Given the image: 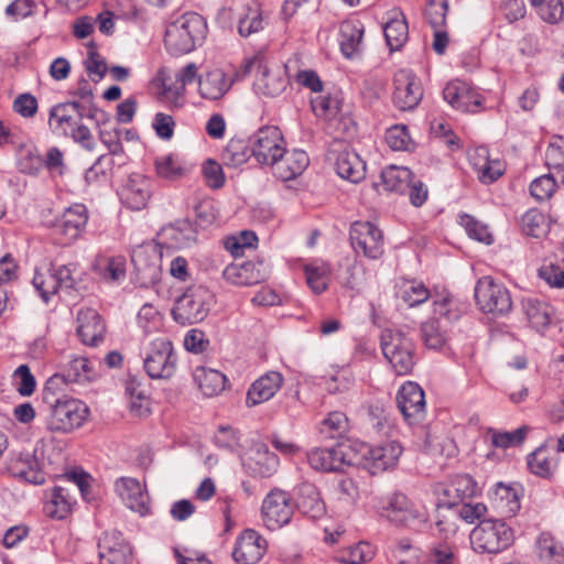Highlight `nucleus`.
Wrapping results in <instances>:
<instances>
[{
	"mask_svg": "<svg viewBox=\"0 0 564 564\" xmlns=\"http://www.w3.org/2000/svg\"><path fill=\"white\" fill-rule=\"evenodd\" d=\"M207 33L205 19L196 12H186L170 23L165 30L164 44L175 56L192 52Z\"/></svg>",
	"mask_w": 564,
	"mask_h": 564,
	"instance_id": "1",
	"label": "nucleus"
},
{
	"mask_svg": "<svg viewBox=\"0 0 564 564\" xmlns=\"http://www.w3.org/2000/svg\"><path fill=\"white\" fill-rule=\"evenodd\" d=\"M514 539L511 525L494 517L479 521L470 533L471 546L479 553H501L513 544Z\"/></svg>",
	"mask_w": 564,
	"mask_h": 564,
	"instance_id": "2",
	"label": "nucleus"
},
{
	"mask_svg": "<svg viewBox=\"0 0 564 564\" xmlns=\"http://www.w3.org/2000/svg\"><path fill=\"white\" fill-rule=\"evenodd\" d=\"M214 303V294L206 286L188 288L174 303L172 316L181 325L199 323L206 318Z\"/></svg>",
	"mask_w": 564,
	"mask_h": 564,
	"instance_id": "3",
	"label": "nucleus"
},
{
	"mask_svg": "<svg viewBox=\"0 0 564 564\" xmlns=\"http://www.w3.org/2000/svg\"><path fill=\"white\" fill-rule=\"evenodd\" d=\"M46 427L51 432L68 433L83 425L89 409L80 400L63 394V399L45 404Z\"/></svg>",
	"mask_w": 564,
	"mask_h": 564,
	"instance_id": "4",
	"label": "nucleus"
},
{
	"mask_svg": "<svg viewBox=\"0 0 564 564\" xmlns=\"http://www.w3.org/2000/svg\"><path fill=\"white\" fill-rule=\"evenodd\" d=\"M381 349L398 376L409 375L415 366L414 344L401 330L386 329L381 334Z\"/></svg>",
	"mask_w": 564,
	"mask_h": 564,
	"instance_id": "5",
	"label": "nucleus"
},
{
	"mask_svg": "<svg viewBox=\"0 0 564 564\" xmlns=\"http://www.w3.org/2000/svg\"><path fill=\"white\" fill-rule=\"evenodd\" d=\"M382 514L392 523L420 529L427 520L426 512L403 494L393 492L382 500Z\"/></svg>",
	"mask_w": 564,
	"mask_h": 564,
	"instance_id": "6",
	"label": "nucleus"
},
{
	"mask_svg": "<svg viewBox=\"0 0 564 564\" xmlns=\"http://www.w3.org/2000/svg\"><path fill=\"white\" fill-rule=\"evenodd\" d=\"M474 295L478 307L484 313L503 316L512 308L510 292L503 284L495 282L491 276H482L477 281Z\"/></svg>",
	"mask_w": 564,
	"mask_h": 564,
	"instance_id": "7",
	"label": "nucleus"
},
{
	"mask_svg": "<svg viewBox=\"0 0 564 564\" xmlns=\"http://www.w3.org/2000/svg\"><path fill=\"white\" fill-rule=\"evenodd\" d=\"M177 356L167 338H155L147 350L143 367L152 379H170L176 370Z\"/></svg>",
	"mask_w": 564,
	"mask_h": 564,
	"instance_id": "8",
	"label": "nucleus"
},
{
	"mask_svg": "<svg viewBox=\"0 0 564 564\" xmlns=\"http://www.w3.org/2000/svg\"><path fill=\"white\" fill-rule=\"evenodd\" d=\"M251 154L262 165L272 166L285 154V140L275 126L260 128L250 137Z\"/></svg>",
	"mask_w": 564,
	"mask_h": 564,
	"instance_id": "9",
	"label": "nucleus"
},
{
	"mask_svg": "<svg viewBox=\"0 0 564 564\" xmlns=\"http://www.w3.org/2000/svg\"><path fill=\"white\" fill-rule=\"evenodd\" d=\"M294 509L295 506L286 491L279 488L272 489L261 506L264 525L271 531L282 528L291 521Z\"/></svg>",
	"mask_w": 564,
	"mask_h": 564,
	"instance_id": "10",
	"label": "nucleus"
},
{
	"mask_svg": "<svg viewBox=\"0 0 564 564\" xmlns=\"http://www.w3.org/2000/svg\"><path fill=\"white\" fill-rule=\"evenodd\" d=\"M350 243L357 253L369 259H378L383 254V236L381 230L369 221H356L349 231Z\"/></svg>",
	"mask_w": 564,
	"mask_h": 564,
	"instance_id": "11",
	"label": "nucleus"
},
{
	"mask_svg": "<svg viewBox=\"0 0 564 564\" xmlns=\"http://www.w3.org/2000/svg\"><path fill=\"white\" fill-rule=\"evenodd\" d=\"M257 68L253 89L257 95L275 98L280 96L288 86V78L279 68L272 70L261 59H251L245 67V73H251Z\"/></svg>",
	"mask_w": 564,
	"mask_h": 564,
	"instance_id": "12",
	"label": "nucleus"
},
{
	"mask_svg": "<svg viewBox=\"0 0 564 564\" xmlns=\"http://www.w3.org/2000/svg\"><path fill=\"white\" fill-rule=\"evenodd\" d=\"M88 220L87 209L83 204H74L51 224L53 234L59 238L61 245H68L77 239Z\"/></svg>",
	"mask_w": 564,
	"mask_h": 564,
	"instance_id": "13",
	"label": "nucleus"
},
{
	"mask_svg": "<svg viewBox=\"0 0 564 564\" xmlns=\"http://www.w3.org/2000/svg\"><path fill=\"white\" fill-rule=\"evenodd\" d=\"M131 261L134 267L135 281L142 288L156 284L161 279V257L151 246H140L133 250Z\"/></svg>",
	"mask_w": 564,
	"mask_h": 564,
	"instance_id": "14",
	"label": "nucleus"
},
{
	"mask_svg": "<svg viewBox=\"0 0 564 564\" xmlns=\"http://www.w3.org/2000/svg\"><path fill=\"white\" fill-rule=\"evenodd\" d=\"M423 97L420 79L410 70L401 69L394 75L393 104L402 111L413 110Z\"/></svg>",
	"mask_w": 564,
	"mask_h": 564,
	"instance_id": "15",
	"label": "nucleus"
},
{
	"mask_svg": "<svg viewBox=\"0 0 564 564\" xmlns=\"http://www.w3.org/2000/svg\"><path fill=\"white\" fill-rule=\"evenodd\" d=\"M397 404L409 424H417L425 416V397L423 389L415 382L402 384L397 394Z\"/></svg>",
	"mask_w": 564,
	"mask_h": 564,
	"instance_id": "16",
	"label": "nucleus"
},
{
	"mask_svg": "<svg viewBox=\"0 0 564 564\" xmlns=\"http://www.w3.org/2000/svg\"><path fill=\"white\" fill-rule=\"evenodd\" d=\"M7 468L13 477L23 479L26 482L42 485L45 481V473L33 453H11Z\"/></svg>",
	"mask_w": 564,
	"mask_h": 564,
	"instance_id": "17",
	"label": "nucleus"
},
{
	"mask_svg": "<svg viewBox=\"0 0 564 564\" xmlns=\"http://www.w3.org/2000/svg\"><path fill=\"white\" fill-rule=\"evenodd\" d=\"M267 550V541L254 530H245L235 543L232 558L238 564H256Z\"/></svg>",
	"mask_w": 564,
	"mask_h": 564,
	"instance_id": "18",
	"label": "nucleus"
},
{
	"mask_svg": "<svg viewBox=\"0 0 564 564\" xmlns=\"http://www.w3.org/2000/svg\"><path fill=\"white\" fill-rule=\"evenodd\" d=\"M100 564H127L131 549L122 534L112 530L105 532L98 542Z\"/></svg>",
	"mask_w": 564,
	"mask_h": 564,
	"instance_id": "19",
	"label": "nucleus"
},
{
	"mask_svg": "<svg viewBox=\"0 0 564 564\" xmlns=\"http://www.w3.org/2000/svg\"><path fill=\"white\" fill-rule=\"evenodd\" d=\"M444 99L455 109L460 111H474L481 105V97L463 80H452L443 89Z\"/></svg>",
	"mask_w": 564,
	"mask_h": 564,
	"instance_id": "20",
	"label": "nucleus"
},
{
	"mask_svg": "<svg viewBox=\"0 0 564 564\" xmlns=\"http://www.w3.org/2000/svg\"><path fill=\"white\" fill-rule=\"evenodd\" d=\"M76 332L83 344L97 346L104 339L106 325L96 310L82 308L77 313Z\"/></svg>",
	"mask_w": 564,
	"mask_h": 564,
	"instance_id": "21",
	"label": "nucleus"
},
{
	"mask_svg": "<svg viewBox=\"0 0 564 564\" xmlns=\"http://www.w3.org/2000/svg\"><path fill=\"white\" fill-rule=\"evenodd\" d=\"M120 200L132 210L144 208L151 197V183L140 174L131 175L119 192Z\"/></svg>",
	"mask_w": 564,
	"mask_h": 564,
	"instance_id": "22",
	"label": "nucleus"
},
{
	"mask_svg": "<svg viewBox=\"0 0 564 564\" xmlns=\"http://www.w3.org/2000/svg\"><path fill=\"white\" fill-rule=\"evenodd\" d=\"M115 490L132 511L142 516L149 511V496L135 478H119L115 484Z\"/></svg>",
	"mask_w": 564,
	"mask_h": 564,
	"instance_id": "23",
	"label": "nucleus"
},
{
	"mask_svg": "<svg viewBox=\"0 0 564 564\" xmlns=\"http://www.w3.org/2000/svg\"><path fill=\"white\" fill-rule=\"evenodd\" d=\"M283 380V376L278 371H268L262 375L247 392V406H256L272 399L282 387Z\"/></svg>",
	"mask_w": 564,
	"mask_h": 564,
	"instance_id": "24",
	"label": "nucleus"
},
{
	"mask_svg": "<svg viewBox=\"0 0 564 564\" xmlns=\"http://www.w3.org/2000/svg\"><path fill=\"white\" fill-rule=\"evenodd\" d=\"M402 454V447L397 442H388L383 445L369 448L365 454L366 467L372 475L382 473L393 467Z\"/></svg>",
	"mask_w": 564,
	"mask_h": 564,
	"instance_id": "25",
	"label": "nucleus"
},
{
	"mask_svg": "<svg viewBox=\"0 0 564 564\" xmlns=\"http://www.w3.org/2000/svg\"><path fill=\"white\" fill-rule=\"evenodd\" d=\"M490 506L500 519L514 517L521 508L518 490L498 482L490 494Z\"/></svg>",
	"mask_w": 564,
	"mask_h": 564,
	"instance_id": "26",
	"label": "nucleus"
},
{
	"mask_svg": "<svg viewBox=\"0 0 564 564\" xmlns=\"http://www.w3.org/2000/svg\"><path fill=\"white\" fill-rule=\"evenodd\" d=\"M476 481L469 475H456L443 488L438 501L443 506H455L476 496Z\"/></svg>",
	"mask_w": 564,
	"mask_h": 564,
	"instance_id": "27",
	"label": "nucleus"
},
{
	"mask_svg": "<svg viewBox=\"0 0 564 564\" xmlns=\"http://www.w3.org/2000/svg\"><path fill=\"white\" fill-rule=\"evenodd\" d=\"M234 80L220 68L210 69L198 77V93L207 100L221 99L231 88Z\"/></svg>",
	"mask_w": 564,
	"mask_h": 564,
	"instance_id": "28",
	"label": "nucleus"
},
{
	"mask_svg": "<svg viewBox=\"0 0 564 564\" xmlns=\"http://www.w3.org/2000/svg\"><path fill=\"white\" fill-rule=\"evenodd\" d=\"M310 164L308 155L303 150L286 151L272 165L274 174L282 181H290L301 175Z\"/></svg>",
	"mask_w": 564,
	"mask_h": 564,
	"instance_id": "29",
	"label": "nucleus"
},
{
	"mask_svg": "<svg viewBox=\"0 0 564 564\" xmlns=\"http://www.w3.org/2000/svg\"><path fill=\"white\" fill-rule=\"evenodd\" d=\"M335 170L338 176L351 183H359L366 176V163L357 152L350 149L338 152L335 160Z\"/></svg>",
	"mask_w": 564,
	"mask_h": 564,
	"instance_id": "30",
	"label": "nucleus"
},
{
	"mask_svg": "<svg viewBox=\"0 0 564 564\" xmlns=\"http://www.w3.org/2000/svg\"><path fill=\"white\" fill-rule=\"evenodd\" d=\"M306 458L310 466L319 471L339 470L345 463V455L340 446L313 448L307 452Z\"/></svg>",
	"mask_w": 564,
	"mask_h": 564,
	"instance_id": "31",
	"label": "nucleus"
},
{
	"mask_svg": "<svg viewBox=\"0 0 564 564\" xmlns=\"http://www.w3.org/2000/svg\"><path fill=\"white\" fill-rule=\"evenodd\" d=\"M527 464L532 474L550 479L557 468V453L546 445H541L528 455Z\"/></svg>",
	"mask_w": 564,
	"mask_h": 564,
	"instance_id": "32",
	"label": "nucleus"
},
{
	"mask_svg": "<svg viewBox=\"0 0 564 564\" xmlns=\"http://www.w3.org/2000/svg\"><path fill=\"white\" fill-rule=\"evenodd\" d=\"M294 506L301 513L311 519H318L325 512V505L321 499L317 488L307 482L299 487V495Z\"/></svg>",
	"mask_w": 564,
	"mask_h": 564,
	"instance_id": "33",
	"label": "nucleus"
},
{
	"mask_svg": "<svg viewBox=\"0 0 564 564\" xmlns=\"http://www.w3.org/2000/svg\"><path fill=\"white\" fill-rule=\"evenodd\" d=\"M223 275L237 285H253L263 280L260 269L251 261L229 264L225 268Z\"/></svg>",
	"mask_w": 564,
	"mask_h": 564,
	"instance_id": "34",
	"label": "nucleus"
},
{
	"mask_svg": "<svg viewBox=\"0 0 564 564\" xmlns=\"http://www.w3.org/2000/svg\"><path fill=\"white\" fill-rule=\"evenodd\" d=\"M413 173L405 166L389 165L380 173V185L387 192L404 194L411 185Z\"/></svg>",
	"mask_w": 564,
	"mask_h": 564,
	"instance_id": "35",
	"label": "nucleus"
},
{
	"mask_svg": "<svg viewBox=\"0 0 564 564\" xmlns=\"http://www.w3.org/2000/svg\"><path fill=\"white\" fill-rule=\"evenodd\" d=\"M522 310L531 326L538 332L550 325L553 310L544 301L532 297L523 299Z\"/></svg>",
	"mask_w": 564,
	"mask_h": 564,
	"instance_id": "36",
	"label": "nucleus"
},
{
	"mask_svg": "<svg viewBox=\"0 0 564 564\" xmlns=\"http://www.w3.org/2000/svg\"><path fill=\"white\" fill-rule=\"evenodd\" d=\"M82 120L75 118L65 107L56 104L48 112V128L57 137L68 138Z\"/></svg>",
	"mask_w": 564,
	"mask_h": 564,
	"instance_id": "37",
	"label": "nucleus"
},
{
	"mask_svg": "<svg viewBox=\"0 0 564 564\" xmlns=\"http://www.w3.org/2000/svg\"><path fill=\"white\" fill-rule=\"evenodd\" d=\"M339 44L343 54L351 58L359 52L364 35V26L358 21H345L339 29Z\"/></svg>",
	"mask_w": 564,
	"mask_h": 564,
	"instance_id": "38",
	"label": "nucleus"
},
{
	"mask_svg": "<svg viewBox=\"0 0 564 564\" xmlns=\"http://www.w3.org/2000/svg\"><path fill=\"white\" fill-rule=\"evenodd\" d=\"M62 372L69 383L85 384L96 377L91 362L83 356H74L69 359Z\"/></svg>",
	"mask_w": 564,
	"mask_h": 564,
	"instance_id": "39",
	"label": "nucleus"
},
{
	"mask_svg": "<svg viewBox=\"0 0 564 564\" xmlns=\"http://www.w3.org/2000/svg\"><path fill=\"white\" fill-rule=\"evenodd\" d=\"M279 459L271 453L265 444H258L249 457V467L261 477L270 476L278 467Z\"/></svg>",
	"mask_w": 564,
	"mask_h": 564,
	"instance_id": "40",
	"label": "nucleus"
},
{
	"mask_svg": "<svg viewBox=\"0 0 564 564\" xmlns=\"http://www.w3.org/2000/svg\"><path fill=\"white\" fill-rule=\"evenodd\" d=\"M195 380L203 394L214 397L225 389L227 378L218 370L202 367L196 369Z\"/></svg>",
	"mask_w": 564,
	"mask_h": 564,
	"instance_id": "41",
	"label": "nucleus"
},
{
	"mask_svg": "<svg viewBox=\"0 0 564 564\" xmlns=\"http://www.w3.org/2000/svg\"><path fill=\"white\" fill-rule=\"evenodd\" d=\"M383 32L391 51L401 48L409 37V28L404 15L399 12L397 17L391 18L386 23Z\"/></svg>",
	"mask_w": 564,
	"mask_h": 564,
	"instance_id": "42",
	"label": "nucleus"
},
{
	"mask_svg": "<svg viewBox=\"0 0 564 564\" xmlns=\"http://www.w3.org/2000/svg\"><path fill=\"white\" fill-rule=\"evenodd\" d=\"M536 549L544 564H564V549L551 534L541 533L536 541Z\"/></svg>",
	"mask_w": 564,
	"mask_h": 564,
	"instance_id": "43",
	"label": "nucleus"
},
{
	"mask_svg": "<svg viewBox=\"0 0 564 564\" xmlns=\"http://www.w3.org/2000/svg\"><path fill=\"white\" fill-rule=\"evenodd\" d=\"M545 163L551 173L564 184V137H552L545 152Z\"/></svg>",
	"mask_w": 564,
	"mask_h": 564,
	"instance_id": "44",
	"label": "nucleus"
},
{
	"mask_svg": "<svg viewBox=\"0 0 564 564\" xmlns=\"http://www.w3.org/2000/svg\"><path fill=\"white\" fill-rule=\"evenodd\" d=\"M250 138L248 140L231 139L221 153L226 165L237 167L251 156Z\"/></svg>",
	"mask_w": 564,
	"mask_h": 564,
	"instance_id": "45",
	"label": "nucleus"
},
{
	"mask_svg": "<svg viewBox=\"0 0 564 564\" xmlns=\"http://www.w3.org/2000/svg\"><path fill=\"white\" fill-rule=\"evenodd\" d=\"M421 334L427 348L441 349L446 343L447 325L441 319H430L422 324Z\"/></svg>",
	"mask_w": 564,
	"mask_h": 564,
	"instance_id": "46",
	"label": "nucleus"
},
{
	"mask_svg": "<svg viewBox=\"0 0 564 564\" xmlns=\"http://www.w3.org/2000/svg\"><path fill=\"white\" fill-rule=\"evenodd\" d=\"M18 170L23 174L36 175L43 167V158L36 147L23 144L18 152Z\"/></svg>",
	"mask_w": 564,
	"mask_h": 564,
	"instance_id": "47",
	"label": "nucleus"
},
{
	"mask_svg": "<svg viewBox=\"0 0 564 564\" xmlns=\"http://www.w3.org/2000/svg\"><path fill=\"white\" fill-rule=\"evenodd\" d=\"M538 274L551 288H564V259L557 257L545 259Z\"/></svg>",
	"mask_w": 564,
	"mask_h": 564,
	"instance_id": "48",
	"label": "nucleus"
},
{
	"mask_svg": "<svg viewBox=\"0 0 564 564\" xmlns=\"http://www.w3.org/2000/svg\"><path fill=\"white\" fill-rule=\"evenodd\" d=\"M73 500L67 488L55 486L52 490V498L46 505L48 514L56 519H64L70 511Z\"/></svg>",
	"mask_w": 564,
	"mask_h": 564,
	"instance_id": "49",
	"label": "nucleus"
},
{
	"mask_svg": "<svg viewBox=\"0 0 564 564\" xmlns=\"http://www.w3.org/2000/svg\"><path fill=\"white\" fill-rule=\"evenodd\" d=\"M126 259L121 256L100 259L97 264L99 274L109 282H121L126 278Z\"/></svg>",
	"mask_w": 564,
	"mask_h": 564,
	"instance_id": "50",
	"label": "nucleus"
},
{
	"mask_svg": "<svg viewBox=\"0 0 564 564\" xmlns=\"http://www.w3.org/2000/svg\"><path fill=\"white\" fill-rule=\"evenodd\" d=\"M348 429V419L345 413L334 411L324 419L319 426V433L324 438L341 437Z\"/></svg>",
	"mask_w": 564,
	"mask_h": 564,
	"instance_id": "51",
	"label": "nucleus"
},
{
	"mask_svg": "<svg viewBox=\"0 0 564 564\" xmlns=\"http://www.w3.org/2000/svg\"><path fill=\"white\" fill-rule=\"evenodd\" d=\"M437 507L440 511V518L436 522V525L440 533H442L445 539H448L456 534L462 521L459 520V516H457V512L453 506H443V503L438 501Z\"/></svg>",
	"mask_w": 564,
	"mask_h": 564,
	"instance_id": "52",
	"label": "nucleus"
},
{
	"mask_svg": "<svg viewBox=\"0 0 564 564\" xmlns=\"http://www.w3.org/2000/svg\"><path fill=\"white\" fill-rule=\"evenodd\" d=\"M304 273L306 282L314 293L321 294L327 289L329 268L326 264H306Z\"/></svg>",
	"mask_w": 564,
	"mask_h": 564,
	"instance_id": "53",
	"label": "nucleus"
},
{
	"mask_svg": "<svg viewBox=\"0 0 564 564\" xmlns=\"http://www.w3.org/2000/svg\"><path fill=\"white\" fill-rule=\"evenodd\" d=\"M400 296L410 307H414L424 303L430 292L422 282L405 281L400 288Z\"/></svg>",
	"mask_w": 564,
	"mask_h": 564,
	"instance_id": "54",
	"label": "nucleus"
},
{
	"mask_svg": "<svg viewBox=\"0 0 564 564\" xmlns=\"http://www.w3.org/2000/svg\"><path fill=\"white\" fill-rule=\"evenodd\" d=\"M454 306L455 301L448 294L442 295L440 299L434 300L433 313L435 317L432 319H441V323H445L446 325L457 321L460 314Z\"/></svg>",
	"mask_w": 564,
	"mask_h": 564,
	"instance_id": "55",
	"label": "nucleus"
},
{
	"mask_svg": "<svg viewBox=\"0 0 564 564\" xmlns=\"http://www.w3.org/2000/svg\"><path fill=\"white\" fill-rule=\"evenodd\" d=\"M50 269L56 278L59 289L72 290L80 280L77 263L52 264Z\"/></svg>",
	"mask_w": 564,
	"mask_h": 564,
	"instance_id": "56",
	"label": "nucleus"
},
{
	"mask_svg": "<svg viewBox=\"0 0 564 564\" xmlns=\"http://www.w3.org/2000/svg\"><path fill=\"white\" fill-rule=\"evenodd\" d=\"M556 189L555 175L550 173L536 177L530 184V193L538 202H544L552 197Z\"/></svg>",
	"mask_w": 564,
	"mask_h": 564,
	"instance_id": "57",
	"label": "nucleus"
},
{
	"mask_svg": "<svg viewBox=\"0 0 564 564\" xmlns=\"http://www.w3.org/2000/svg\"><path fill=\"white\" fill-rule=\"evenodd\" d=\"M384 139L393 151H409L412 145L408 129L403 124H395L387 129Z\"/></svg>",
	"mask_w": 564,
	"mask_h": 564,
	"instance_id": "58",
	"label": "nucleus"
},
{
	"mask_svg": "<svg viewBox=\"0 0 564 564\" xmlns=\"http://www.w3.org/2000/svg\"><path fill=\"white\" fill-rule=\"evenodd\" d=\"M261 12L257 8H248L238 20V32L241 36H249L262 30Z\"/></svg>",
	"mask_w": 564,
	"mask_h": 564,
	"instance_id": "59",
	"label": "nucleus"
},
{
	"mask_svg": "<svg viewBox=\"0 0 564 564\" xmlns=\"http://www.w3.org/2000/svg\"><path fill=\"white\" fill-rule=\"evenodd\" d=\"M155 169L158 175L166 180H175L184 174V169L173 154L156 158Z\"/></svg>",
	"mask_w": 564,
	"mask_h": 564,
	"instance_id": "60",
	"label": "nucleus"
},
{
	"mask_svg": "<svg viewBox=\"0 0 564 564\" xmlns=\"http://www.w3.org/2000/svg\"><path fill=\"white\" fill-rule=\"evenodd\" d=\"M312 107L317 116L334 119L339 112L340 101L329 95L318 96L312 100Z\"/></svg>",
	"mask_w": 564,
	"mask_h": 564,
	"instance_id": "61",
	"label": "nucleus"
},
{
	"mask_svg": "<svg viewBox=\"0 0 564 564\" xmlns=\"http://www.w3.org/2000/svg\"><path fill=\"white\" fill-rule=\"evenodd\" d=\"M32 283L45 302L59 290L57 280L51 269H48L47 274L35 272Z\"/></svg>",
	"mask_w": 564,
	"mask_h": 564,
	"instance_id": "62",
	"label": "nucleus"
},
{
	"mask_svg": "<svg viewBox=\"0 0 564 564\" xmlns=\"http://www.w3.org/2000/svg\"><path fill=\"white\" fill-rule=\"evenodd\" d=\"M459 516V520L466 523H474L476 520H482L487 512V507L484 503L471 505L466 500L453 506Z\"/></svg>",
	"mask_w": 564,
	"mask_h": 564,
	"instance_id": "63",
	"label": "nucleus"
},
{
	"mask_svg": "<svg viewBox=\"0 0 564 564\" xmlns=\"http://www.w3.org/2000/svg\"><path fill=\"white\" fill-rule=\"evenodd\" d=\"M447 11L446 0H430L424 14L430 25L436 29L445 23Z\"/></svg>",
	"mask_w": 564,
	"mask_h": 564,
	"instance_id": "64",
	"label": "nucleus"
}]
</instances>
